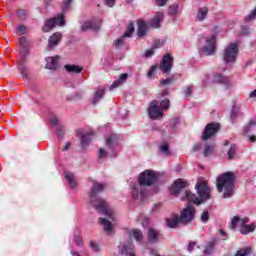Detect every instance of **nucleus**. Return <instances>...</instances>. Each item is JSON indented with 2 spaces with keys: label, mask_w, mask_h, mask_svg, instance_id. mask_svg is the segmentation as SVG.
Segmentation results:
<instances>
[{
  "label": "nucleus",
  "mask_w": 256,
  "mask_h": 256,
  "mask_svg": "<svg viewBox=\"0 0 256 256\" xmlns=\"http://www.w3.org/2000/svg\"><path fill=\"white\" fill-rule=\"evenodd\" d=\"M105 189V184H101L99 182H93L92 188L89 192L90 203L99 213L105 215L107 219L110 221H115V215L113 214V210L109 209L107 206V202L99 197V193Z\"/></svg>",
  "instance_id": "1"
},
{
  "label": "nucleus",
  "mask_w": 256,
  "mask_h": 256,
  "mask_svg": "<svg viewBox=\"0 0 256 256\" xmlns=\"http://www.w3.org/2000/svg\"><path fill=\"white\" fill-rule=\"evenodd\" d=\"M157 182V172L153 170H145L139 175L138 184H132V198L139 199L141 198L142 201L147 197V188L154 185Z\"/></svg>",
  "instance_id": "2"
},
{
  "label": "nucleus",
  "mask_w": 256,
  "mask_h": 256,
  "mask_svg": "<svg viewBox=\"0 0 256 256\" xmlns=\"http://www.w3.org/2000/svg\"><path fill=\"white\" fill-rule=\"evenodd\" d=\"M196 191L200 198H197L191 191L186 190L184 195L181 197L182 201H188L193 205H201L204 201L211 199V188L207 187L205 179L199 178L196 184Z\"/></svg>",
  "instance_id": "3"
},
{
  "label": "nucleus",
  "mask_w": 256,
  "mask_h": 256,
  "mask_svg": "<svg viewBox=\"0 0 256 256\" xmlns=\"http://www.w3.org/2000/svg\"><path fill=\"white\" fill-rule=\"evenodd\" d=\"M120 141L121 137L117 134H111L106 137L105 143L108 150L100 148L98 152V159L103 161V159H107L109 157H117L121 151V145H119Z\"/></svg>",
  "instance_id": "4"
},
{
  "label": "nucleus",
  "mask_w": 256,
  "mask_h": 256,
  "mask_svg": "<svg viewBox=\"0 0 256 256\" xmlns=\"http://www.w3.org/2000/svg\"><path fill=\"white\" fill-rule=\"evenodd\" d=\"M235 187V173L225 172L217 177V189L219 193H223L224 199H229L233 196V189Z\"/></svg>",
  "instance_id": "5"
},
{
  "label": "nucleus",
  "mask_w": 256,
  "mask_h": 256,
  "mask_svg": "<svg viewBox=\"0 0 256 256\" xmlns=\"http://www.w3.org/2000/svg\"><path fill=\"white\" fill-rule=\"evenodd\" d=\"M19 44L22 50L20 51L18 69L23 76V79H27V72L29 71V67L25 65V59L29 56V47L31 46V42H29L26 37H21L19 39Z\"/></svg>",
  "instance_id": "6"
},
{
  "label": "nucleus",
  "mask_w": 256,
  "mask_h": 256,
  "mask_svg": "<svg viewBox=\"0 0 256 256\" xmlns=\"http://www.w3.org/2000/svg\"><path fill=\"white\" fill-rule=\"evenodd\" d=\"M171 105L169 99L162 101L153 100L148 108V115L150 119H163V112L167 111Z\"/></svg>",
  "instance_id": "7"
},
{
  "label": "nucleus",
  "mask_w": 256,
  "mask_h": 256,
  "mask_svg": "<svg viewBox=\"0 0 256 256\" xmlns=\"http://www.w3.org/2000/svg\"><path fill=\"white\" fill-rule=\"evenodd\" d=\"M239 57V45L237 43H230L225 47L222 53V59L226 65H233Z\"/></svg>",
  "instance_id": "8"
},
{
  "label": "nucleus",
  "mask_w": 256,
  "mask_h": 256,
  "mask_svg": "<svg viewBox=\"0 0 256 256\" xmlns=\"http://www.w3.org/2000/svg\"><path fill=\"white\" fill-rule=\"evenodd\" d=\"M64 25L65 16L63 14H58L56 17L47 20L42 29L44 33H49L51 29H55V27H63Z\"/></svg>",
  "instance_id": "9"
},
{
  "label": "nucleus",
  "mask_w": 256,
  "mask_h": 256,
  "mask_svg": "<svg viewBox=\"0 0 256 256\" xmlns=\"http://www.w3.org/2000/svg\"><path fill=\"white\" fill-rule=\"evenodd\" d=\"M180 223L183 225H187L188 223H191L193 219H195V207L193 206H187L184 208L179 216Z\"/></svg>",
  "instance_id": "10"
},
{
  "label": "nucleus",
  "mask_w": 256,
  "mask_h": 256,
  "mask_svg": "<svg viewBox=\"0 0 256 256\" xmlns=\"http://www.w3.org/2000/svg\"><path fill=\"white\" fill-rule=\"evenodd\" d=\"M76 135H77V137H80L81 147H83V149H85V147H89V143H91V137H93V135H95V133L91 130L88 132L83 131V130H77Z\"/></svg>",
  "instance_id": "11"
},
{
  "label": "nucleus",
  "mask_w": 256,
  "mask_h": 256,
  "mask_svg": "<svg viewBox=\"0 0 256 256\" xmlns=\"http://www.w3.org/2000/svg\"><path fill=\"white\" fill-rule=\"evenodd\" d=\"M134 32H135V25L133 23H130L127 27L126 33H124L120 38H118L114 42L116 49H121V47H123L125 38H130Z\"/></svg>",
  "instance_id": "12"
},
{
  "label": "nucleus",
  "mask_w": 256,
  "mask_h": 256,
  "mask_svg": "<svg viewBox=\"0 0 256 256\" xmlns=\"http://www.w3.org/2000/svg\"><path fill=\"white\" fill-rule=\"evenodd\" d=\"M118 249L121 255L135 256V245H133V241L131 240L128 242L121 243L118 246Z\"/></svg>",
  "instance_id": "13"
},
{
  "label": "nucleus",
  "mask_w": 256,
  "mask_h": 256,
  "mask_svg": "<svg viewBox=\"0 0 256 256\" xmlns=\"http://www.w3.org/2000/svg\"><path fill=\"white\" fill-rule=\"evenodd\" d=\"M219 131V124L217 123H210L207 124L206 127L204 128V132L202 135L203 141H207L208 139H211L215 133Z\"/></svg>",
  "instance_id": "14"
},
{
  "label": "nucleus",
  "mask_w": 256,
  "mask_h": 256,
  "mask_svg": "<svg viewBox=\"0 0 256 256\" xmlns=\"http://www.w3.org/2000/svg\"><path fill=\"white\" fill-rule=\"evenodd\" d=\"M159 67L162 73H169L173 68V57L170 54L164 55Z\"/></svg>",
  "instance_id": "15"
},
{
  "label": "nucleus",
  "mask_w": 256,
  "mask_h": 256,
  "mask_svg": "<svg viewBox=\"0 0 256 256\" xmlns=\"http://www.w3.org/2000/svg\"><path fill=\"white\" fill-rule=\"evenodd\" d=\"M203 55H214L215 54V35L210 38H206V45L202 48Z\"/></svg>",
  "instance_id": "16"
},
{
  "label": "nucleus",
  "mask_w": 256,
  "mask_h": 256,
  "mask_svg": "<svg viewBox=\"0 0 256 256\" xmlns=\"http://www.w3.org/2000/svg\"><path fill=\"white\" fill-rule=\"evenodd\" d=\"M101 29V23L99 21H86L81 25V31H99Z\"/></svg>",
  "instance_id": "17"
},
{
  "label": "nucleus",
  "mask_w": 256,
  "mask_h": 256,
  "mask_svg": "<svg viewBox=\"0 0 256 256\" xmlns=\"http://www.w3.org/2000/svg\"><path fill=\"white\" fill-rule=\"evenodd\" d=\"M185 187H187V182L183 181V179H177L173 183L170 193L172 195H179L181 193V189H185Z\"/></svg>",
  "instance_id": "18"
},
{
  "label": "nucleus",
  "mask_w": 256,
  "mask_h": 256,
  "mask_svg": "<svg viewBox=\"0 0 256 256\" xmlns=\"http://www.w3.org/2000/svg\"><path fill=\"white\" fill-rule=\"evenodd\" d=\"M185 187H187V182L183 181V179H177L173 183L170 193L172 195H179L181 193V189H185Z\"/></svg>",
  "instance_id": "19"
},
{
  "label": "nucleus",
  "mask_w": 256,
  "mask_h": 256,
  "mask_svg": "<svg viewBox=\"0 0 256 256\" xmlns=\"http://www.w3.org/2000/svg\"><path fill=\"white\" fill-rule=\"evenodd\" d=\"M61 33L56 32L48 39V46L47 49L51 51V49L57 47L59 45V41H61Z\"/></svg>",
  "instance_id": "20"
},
{
  "label": "nucleus",
  "mask_w": 256,
  "mask_h": 256,
  "mask_svg": "<svg viewBox=\"0 0 256 256\" xmlns=\"http://www.w3.org/2000/svg\"><path fill=\"white\" fill-rule=\"evenodd\" d=\"M246 223H249V218H241L239 216H234L231 220V229H237V227H240L241 229L242 226L245 225Z\"/></svg>",
  "instance_id": "21"
},
{
  "label": "nucleus",
  "mask_w": 256,
  "mask_h": 256,
  "mask_svg": "<svg viewBox=\"0 0 256 256\" xmlns=\"http://www.w3.org/2000/svg\"><path fill=\"white\" fill-rule=\"evenodd\" d=\"M59 56H52L46 58V68L55 70L57 67H59Z\"/></svg>",
  "instance_id": "22"
},
{
  "label": "nucleus",
  "mask_w": 256,
  "mask_h": 256,
  "mask_svg": "<svg viewBox=\"0 0 256 256\" xmlns=\"http://www.w3.org/2000/svg\"><path fill=\"white\" fill-rule=\"evenodd\" d=\"M179 223H181V220H180L178 214H174L170 218H166V225L170 229H176V227H178Z\"/></svg>",
  "instance_id": "23"
},
{
  "label": "nucleus",
  "mask_w": 256,
  "mask_h": 256,
  "mask_svg": "<svg viewBox=\"0 0 256 256\" xmlns=\"http://www.w3.org/2000/svg\"><path fill=\"white\" fill-rule=\"evenodd\" d=\"M128 77L129 74L127 73L121 74L119 78L116 79L110 86V91H113V89H117V87H120V85H123V83L127 82Z\"/></svg>",
  "instance_id": "24"
},
{
  "label": "nucleus",
  "mask_w": 256,
  "mask_h": 256,
  "mask_svg": "<svg viewBox=\"0 0 256 256\" xmlns=\"http://www.w3.org/2000/svg\"><path fill=\"white\" fill-rule=\"evenodd\" d=\"M64 177L69 183L70 189H77V178H75V174L72 172H65Z\"/></svg>",
  "instance_id": "25"
},
{
  "label": "nucleus",
  "mask_w": 256,
  "mask_h": 256,
  "mask_svg": "<svg viewBox=\"0 0 256 256\" xmlns=\"http://www.w3.org/2000/svg\"><path fill=\"white\" fill-rule=\"evenodd\" d=\"M161 239V234L157 230H153V228L148 229V241L150 243H157Z\"/></svg>",
  "instance_id": "26"
},
{
  "label": "nucleus",
  "mask_w": 256,
  "mask_h": 256,
  "mask_svg": "<svg viewBox=\"0 0 256 256\" xmlns=\"http://www.w3.org/2000/svg\"><path fill=\"white\" fill-rule=\"evenodd\" d=\"M162 21H163V13L158 12L156 16L152 19L150 23V27H153L154 29H159Z\"/></svg>",
  "instance_id": "27"
},
{
  "label": "nucleus",
  "mask_w": 256,
  "mask_h": 256,
  "mask_svg": "<svg viewBox=\"0 0 256 256\" xmlns=\"http://www.w3.org/2000/svg\"><path fill=\"white\" fill-rule=\"evenodd\" d=\"M213 83L227 85V83H229V77L224 76L223 74H215L213 77Z\"/></svg>",
  "instance_id": "28"
},
{
  "label": "nucleus",
  "mask_w": 256,
  "mask_h": 256,
  "mask_svg": "<svg viewBox=\"0 0 256 256\" xmlns=\"http://www.w3.org/2000/svg\"><path fill=\"white\" fill-rule=\"evenodd\" d=\"M99 223L100 225H103L106 233H111V231H113V224L110 220H107V218H100Z\"/></svg>",
  "instance_id": "29"
},
{
  "label": "nucleus",
  "mask_w": 256,
  "mask_h": 256,
  "mask_svg": "<svg viewBox=\"0 0 256 256\" xmlns=\"http://www.w3.org/2000/svg\"><path fill=\"white\" fill-rule=\"evenodd\" d=\"M64 69H66L67 73H75L79 74L81 71H83V67L73 64H66L64 66Z\"/></svg>",
  "instance_id": "30"
},
{
  "label": "nucleus",
  "mask_w": 256,
  "mask_h": 256,
  "mask_svg": "<svg viewBox=\"0 0 256 256\" xmlns=\"http://www.w3.org/2000/svg\"><path fill=\"white\" fill-rule=\"evenodd\" d=\"M105 96V88H100L94 93V98L92 99V105H97L99 100L103 99Z\"/></svg>",
  "instance_id": "31"
},
{
  "label": "nucleus",
  "mask_w": 256,
  "mask_h": 256,
  "mask_svg": "<svg viewBox=\"0 0 256 256\" xmlns=\"http://www.w3.org/2000/svg\"><path fill=\"white\" fill-rule=\"evenodd\" d=\"M147 33V23L145 20L138 21V37H143Z\"/></svg>",
  "instance_id": "32"
},
{
  "label": "nucleus",
  "mask_w": 256,
  "mask_h": 256,
  "mask_svg": "<svg viewBox=\"0 0 256 256\" xmlns=\"http://www.w3.org/2000/svg\"><path fill=\"white\" fill-rule=\"evenodd\" d=\"M208 13L209 9H207V7L199 8L198 13L196 14L197 21H204V19H207Z\"/></svg>",
  "instance_id": "33"
},
{
  "label": "nucleus",
  "mask_w": 256,
  "mask_h": 256,
  "mask_svg": "<svg viewBox=\"0 0 256 256\" xmlns=\"http://www.w3.org/2000/svg\"><path fill=\"white\" fill-rule=\"evenodd\" d=\"M255 231V225L254 224H244L241 228H240V233H242V235H247L249 233H253Z\"/></svg>",
  "instance_id": "34"
},
{
  "label": "nucleus",
  "mask_w": 256,
  "mask_h": 256,
  "mask_svg": "<svg viewBox=\"0 0 256 256\" xmlns=\"http://www.w3.org/2000/svg\"><path fill=\"white\" fill-rule=\"evenodd\" d=\"M241 115V108L239 106H233L231 113H230V119L232 121V123L235 122V119H237V117Z\"/></svg>",
  "instance_id": "35"
},
{
  "label": "nucleus",
  "mask_w": 256,
  "mask_h": 256,
  "mask_svg": "<svg viewBox=\"0 0 256 256\" xmlns=\"http://www.w3.org/2000/svg\"><path fill=\"white\" fill-rule=\"evenodd\" d=\"M130 235L138 242L143 241V232L139 229L133 230Z\"/></svg>",
  "instance_id": "36"
},
{
  "label": "nucleus",
  "mask_w": 256,
  "mask_h": 256,
  "mask_svg": "<svg viewBox=\"0 0 256 256\" xmlns=\"http://www.w3.org/2000/svg\"><path fill=\"white\" fill-rule=\"evenodd\" d=\"M177 13H179V5H177V4L170 5L168 8V15L170 17H173V16L177 15Z\"/></svg>",
  "instance_id": "37"
},
{
  "label": "nucleus",
  "mask_w": 256,
  "mask_h": 256,
  "mask_svg": "<svg viewBox=\"0 0 256 256\" xmlns=\"http://www.w3.org/2000/svg\"><path fill=\"white\" fill-rule=\"evenodd\" d=\"M236 156H237V145L233 144L228 150V159H235Z\"/></svg>",
  "instance_id": "38"
},
{
  "label": "nucleus",
  "mask_w": 256,
  "mask_h": 256,
  "mask_svg": "<svg viewBox=\"0 0 256 256\" xmlns=\"http://www.w3.org/2000/svg\"><path fill=\"white\" fill-rule=\"evenodd\" d=\"M215 249V244L213 242H209L204 249V255H211Z\"/></svg>",
  "instance_id": "39"
},
{
  "label": "nucleus",
  "mask_w": 256,
  "mask_h": 256,
  "mask_svg": "<svg viewBox=\"0 0 256 256\" xmlns=\"http://www.w3.org/2000/svg\"><path fill=\"white\" fill-rule=\"evenodd\" d=\"M160 151L163 155H171V151L169 150V145L167 143H164L160 146Z\"/></svg>",
  "instance_id": "40"
},
{
  "label": "nucleus",
  "mask_w": 256,
  "mask_h": 256,
  "mask_svg": "<svg viewBox=\"0 0 256 256\" xmlns=\"http://www.w3.org/2000/svg\"><path fill=\"white\" fill-rule=\"evenodd\" d=\"M251 253V248L246 247L244 249L239 250L235 256H249Z\"/></svg>",
  "instance_id": "41"
},
{
  "label": "nucleus",
  "mask_w": 256,
  "mask_h": 256,
  "mask_svg": "<svg viewBox=\"0 0 256 256\" xmlns=\"http://www.w3.org/2000/svg\"><path fill=\"white\" fill-rule=\"evenodd\" d=\"M255 126H256V119L250 120L244 130L245 135H247V133H249V131H251V129H253V127Z\"/></svg>",
  "instance_id": "42"
},
{
  "label": "nucleus",
  "mask_w": 256,
  "mask_h": 256,
  "mask_svg": "<svg viewBox=\"0 0 256 256\" xmlns=\"http://www.w3.org/2000/svg\"><path fill=\"white\" fill-rule=\"evenodd\" d=\"M155 49H157V44L153 45L152 48L148 49L145 54L144 57L146 59H149V57H151L152 55H155Z\"/></svg>",
  "instance_id": "43"
},
{
  "label": "nucleus",
  "mask_w": 256,
  "mask_h": 256,
  "mask_svg": "<svg viewBox=\"0 0 256 256\" xmlns=\"http://www.w3.org/2000/svg\"><path fill=\"white\" fill-rule=\"evenodd\" d=\"M156 71H157V66H151L147 73L148 79H154Z\"/></svg>",
  "instance_id": "44"
},
{
  "label": "nucleus",
  "mask_w": 256,
  "mask_h": 256,
  "mask_svg": "<svg viewBox=\"0 0 256 256\" xmlns=\"http://www.w3.org/2000/svg\"><path fill=\"white\" fill-rule=\"evenodd\" d=\"M72 1L73 0H63V3H62L63 11H69V8L71 7Z\"/></svg>",
  "instance_id": "45"
},
{
  "label": "nucleus",
  "mask_w": 256,
  "mask_h": 256,
  "mask_svg": "<svg viewBox=\"0 0 256 256\" xmlns=\"http://www.w3.org/2000/svg\"><path fill=\"white\" fill-rule=\"evenodd\" d=\"M16 31L18 35H25V33H27V28L25 27V25H19L17 26Z\"/></svg>",
  "instance_id": "46"
},
{
  "label": "nucleus",
  "mask_w": 256,
  "mask_h": 256,
  "mask_svg": "<svg viewBox=\"0 0 256 256\" xmlns=\"http://www.w3.org/2000/svg\"><path fill=\"white\" fill-rule=\"evenodd\" d=\"M191 93H193V86H187L184 89V97L187 99V97H191Z\"/></svg>",
  "instance_id": "47"
},
{
  "label": "nucleus",
  "mask_w": 256,
  "mask_h": 256,
  "mask_svg": "<svg viewBox=\"0 0 256 256\" xmlns=\"http://www.w3.org/2000/svg\"><path fill=\"white\" fill-rule=\"evenodd\" d=\"M200 219L202 223H207V221H209V212L208 211L202 212Z\"/></svg>",
  "instance_id": "48"
},
{
  "label": "nucleus",
  "mask_w": 256,
  "mask_h": 256,
  "mask_svg": "<svg viewBox=\"0 0 256 256\" xmlns=\"http://www.w3.org/2000/svg\"><path fill=\"white\" fill-rule=\"evenodd\" d=\"M211 153H213V146H206V148L204 149V157H209Z\"/></svg>",
  "instance_id": "49"
},
{
  "label": "nucleus",
  "mask_w": 256,
  "mask_h": 256,
  "mask_svg": "<svg viewBox=\"0 0 256 256\" xmlns=\"http://www.w3.org/2000/svg\"><path fill=\"white\" fill-rule=\"evenodd\" d=\"M173 83V78H166V79H162L160 81V85H171Z\"/></svg>",
  "instance_id": "50"
},
{
  "label": "nucleus",
  "mask_w": 256,
  "mask_h": 256,
  "mask_svg": "<svg viewBox=\"0 0 256 256\" xmlns=\"http://www.w3.org/2000/svg\"><path fill=\"white\" fill-rule=\"evenodd\" d=\"M17 15L20 19H25V17H27V12L24 9H20L17 11Z\"/></svg>",
  "instance_id": "51"
},
{
  "label": "nucleus",
  "mask_w": 256,
  "mask_h": 256,
  "mask_svg": "<svg viewBox=\"0 0 256 256\" xmlns=\"http://www.w3.org/2000/svg\"><path fill=\"white\" fill-rule=\"evenodd\" d=\"M90 247H91L92 251H94L95 253H99V244H97L95 242H91Z\"/></svg>",
  "instance_id": "52"
},
{
  "label": "nucleus",
  "mask_w": 256,
  "mask_h": 256,
  "mask_svg": "<svg viewBox=\"0 0 256 256\" xmlns=\"http://www.w3.org/2000/svg\"><path fill=\"white\" fill-rule=\"evenodd\" d=\"M169 0H156L157 6L158 7H165V5H167V2Z\"/></svg>",
  "instance_id": "53"
},
{
  "label": "nucleus",
  "mask_w": 256,
  "mask_h": 256,
  "mask_svg": "<svg viewBox=\"0 0 256 256\" xmlns=\"http://www.w3.org/2000/svg\"><path fill=\"white\" fill-rule=\"evenodd\" d=\"M115 1L116 0H104V3L107 5V7H114Z\"/></svg>",
  "instance_id": "54"
},
{
  "label": "nucleus",
  "mask_w": 256,
  "mask_h": 256,
  "mask_svg": "<svg viewBox=\"0 0 256 256\" xmlns=\"http://www.w3.org/2000/svg\"><path fill=\"white\" fill-rule=\"evenodd\" d=\"M51 124L54 125V126L59 125V118H57V116H52Z\"/></svg>",
  "instance_id": "55"
},
{
  "label": "nucleus",
  "mask_w": 256,
  "mask_h": 256,
  "mask_svg": "<svg viewBox=\"0 0 256 256\" xmlns=\"http://www.w3.org/2000/svg\"><path fill=\"white\" fill-rule=\"evenodd\" d=\"M219 233L222 236V241H227V232H225L223 229H220Z\"/></svg>",
  "instance_id": "56"
},
{
  "label": "nucleus",
  "mask_w": 256,
  "mask_h": 256,
  "mask_svg": "<svg viewBox=\"0 0 256 256\" xmlns=\"http://www.w3.org/2000/svg\"><path fill=\"white\" fill-rule=\"evenodd\" d=\"M195 245H197V242H190L188 244V251L191 253V251H193V247H195Z\"/></svg>",
  "instance_id": "57"
},
{
  "label": "nucleus",
  "mask_w": 256,
  "mask_h": 256,
  "mask_svg": "<svg viewBox=\"0 0 256 256\" xmlns=\"http://www.w3.org/2000/svg\"><path fill=\"white\" fill-rule=\"evenodd\" d=\"M74 241H75L76 245H81V236H75Z\"/></svg>",
  "instance_id": "58"
},
{
  "label": "nucleus",
  "mask_w": 256,
  "mask_h": 256,
  "mask_svg": "<svg viewBox=\"0 0 256 256\" xmlns=\"http://www.w3.org/2000/svg\"><path fill=\"white\" fill-rule=\"evenodd\" d=\"M193 151H201V144H195L194 146H193Z\"/></svg>",
  "instance_id": "59"
},
{
  "label": "nucleus",
  "mask_w": 256,
  "mask_h": 256,
  "mask_svg": "<svg viewBox=\"0 0 256 256\" xmlns=\"http://www.w3.org/2000/svg\"><path fill=\"white\" fill-rule=\"evenodd\" d=\"M71 255H72V256H87V254L80 255L79 253H77V252H75V251H72V252H71Z\"/></svg>",
  "instance_id": "60"
},
{
  "label": "nucleus",
  "mask_w": 256,
  "mask_h": 256,
  "mask_svg": "<svg viewBox=\"0 0 256 256\" xmlns=\"http://www.w3.org/2000/svg\"><path fill=\"white\" fill-rule=\"evenodd\" d=\"M81 97H83V94H81V93H76L74 95V99H81Z\"/></svg>",
  "instance_id": "61"
},
{
  "label": "nucleus",
  "mask_w": 256,
  "mask_h": 256,
  "mask_svg": "<svg viewBox=\"0 0 256 256\" xmlns=\"http://www.w3.org/2000/svg\"><path fill=\"white\" fill-rule=\"evenodd\" d=\"M250 98H256V89L250 93Z\"/></svg>",
  "instance_id": "62"
},
{
  "label": "nucleus",
  "mask_w": 256,
  "mask_h": 256,
  "mask_svg": "<svg viewBox=\"0 0 256 256\" xmlns=\"http://www.w3.org/2000/svg\"><path fill=\"white\" fill-rule=\"evenodd\" d=\"M69 147H71L70 143L65 144L64 148L62 149V151H67V149H69Z\"/></svg>",
  "instance_id": "63"
},
{
  "label": "nucleus",
  "mask_w": 256,
  "mask_h": 256,
  "mask_svg": "<svg viewBox=\"0 0 256 256\" xmlns=\"http://www.w3.org/2000/svg\"><path fill=\"white\" fill-rule=\"evenodd\" d=\"M57 135H58V137H63V131L57 130Z\"/></svg>",
  "instance_id": "64"
}]
</instances>
